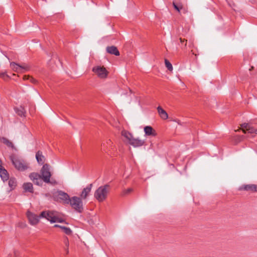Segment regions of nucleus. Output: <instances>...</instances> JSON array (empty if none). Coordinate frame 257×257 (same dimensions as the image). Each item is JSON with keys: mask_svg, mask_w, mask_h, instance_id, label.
<instances>
[{"mask_svg": "<svg viewBox=\"0 0 257 257\" xmlns=\"http://www.w3.org/2000/svg\"><path fill=\"white\" fill-rule=\"evenodd\" d=\"M27 216L29 223L32 225H37L39 222L40 217L45 218L51 223L64 222L63 215L61 213L54 211H43L40 214V216L30 211H28Z\"/></svg>", "mask_w": 257, "mask_h": 257, "instance_id": "1", "label": "nucleus"}, {"mask_svg": "<svg viewBox=\"0 0 257 257\" xmlns=\"http://www.w3.org/2000/svg\"><path fill=\"white\" fill-rule=\"evenodd\" d=\"M83 199L77 196H74L70 198L68 204L78 212H82L84 210Z\"/></svg>", "mask_w": 257, "mask_h": 257, "instance_id": "2", "label": "nucleus"}, {"mask_svg": "<svg viewBox=\"0 0 257 257\" xmlns=\"http://www.w3.org/2000/svg\"><path fill=\"white\" fill-rule=\"evenodd\" d=\"M109 191L108 185L100 186L95 191L94 197L99 202H102L106 199Z\"/></svg>", "mask_w": 257, "mask_h": 257, "instance_id": "3", "label": "nucleus"}, {"mask_svg": "<svg viewBox=\"0 0 257 257\" xmlns=\"http://www.w3.org/2000/svg\"><path fill=\"white\" fill-rule=\"evenodd\" d=\"M92 71L95 75L101 79H105L107 78L109 73L106 69L103 66L101 65H96L94 66L92 69Z\"/></svg>", "mask_w": 257, "mask_h": 257, "instance_id": "4", "label": "nucleus"}, {"mask_svg": "<svg viewBox=\"0 0 257 257\" xmlns=\"http://www.w3.org/2000/svg\"><path fill=\"white\" fill-rule=\"evenodd\" d=\"M53 197L55 200L64 204H68L70 198L67 193L62 191L55 192L53 194Z\"/></svg>", "mask_w": 257, "mask_h": 257, "instance_id": "5", "label": "nucleus"}, {"mask_svg": "<svg viewBox=\"0 0 257 257\" xmlns=\"http://www.w3.org/2000/svg\"><path fill=\"white\" fill-rule=\"evenodd\" d=\"M10 67L13 71L21 73L28 71L30 68V66L27 64L24 63L20 65L15 62L10 63Z\"/></svg>", "mask_w": 257, "mask_h": 257, "instance_id": "6", "label": "nucleus"}, {"mask_svg": "<svg viewBox=\"0 0 257 257\" xmlns=\"http://www.w3.org/2000/svg\"><path fill=\"white\" fill-rule=\"evenodd\" d=\"M13 164L15 168L21 171L27 170L29 168V164L25 161L17 158H12Z\"/></svg>", "mask_w": 257, "mask_h": 257, "instance_id": "7", "label": "nucleus"}, {"mask_svg": "<svg viewBox=\"0 0 257 257\" xmlns=\"http://www.w3.org/2000/svg\"><path fill=\"white\" fill-rule=\"evenodd\" d=\"M41 176L44 182H50L51 174L50 171V166L48 164H45L43 166L41 170Z\"/></svg>", "mask_w": 257, "mask_h": 257, "instance_id": "8", "label": "nucleus"}, {"mask_svg": "<svg viewBox=\"0 0 257 257\" xmlns=\"http://www.w3.org/2000/svg\"><path fill=\"white\" fill-rule=\"evenodd\" d=\"M30 179L37 185L41 186L42 185V178L41 175L37 173H32L29 175Z\"/></svg>", "mask_w": 257, "mask_h": 257, "instance_id": "9", "label": "nucleus"}, {"mask_svg": "<svg viewBox=\"0 0 257 257\" xmlns=\"http://www.w3.org/2000/svg\"><path fill=\"white\" fill-rule=\"evenodd\" d=\"M241 128L244 133L256 134L257 129L254 128L250 124L244 123L241 124Z\"/></svg>", "mask_w": 257, "mask_h": 257, "instance_id": "10", "label": "nucleus"}, {"mask_svg": "<svg viewBox=\"0 0 257 257\" xmlns=\"http://www.w3.org/2000/svg\"><path fill=\"white\" fill-rule=\"evenodd\" d=\"M92 188V184H90L84 187L81 191L80 197L85 200L90 195Z\"/></svg>", "mask_w": 257, "mask_h": 257, "instance_id": "11", "label": "nucleus"}, {"mask_svg": "<svg viewBox=\"0 0 257 257\" xmlns=\"http://www.w3.org/2000/svg\"><path fill=\"white\" fill-rule=\"evenodd\" d=\"M145 143V142L144 140L133 137L129 144L136 148L143 146Z\"/></svg>", "mask_w": 257, "mask_h": 257, "instance_id": "12", "label": "nucleus"}, {"mask_svg": "<svg viewBox=\"0 0 257 257\" xmlns=\"http://www.w3.org/2000/svg\"><path fill=\"white\" fill-rule=\"evenodd\" d=\"M144 131L145 135L147 136L155 137L157 133L156 131L151 126H146L144 127Z\"/></svg>", "mask_w": 257, "mask_h": 257, "instance_id": "13", "label": "nucleus"}, {"mask_svg": "<svg viewBox=\"0 0 257 257\" xmlns=\"http://www.w3.org/2000/svg\"><path fill=\"white\" fill-rule=\"evenodd\" d=\"M121 136H123L125 139L126 142L129 144L132 139L134 137L133 135L125 130H122L121 132Z\"/></svg>", "mask_w": 257, "mask_h": 257, "instance_id": "14", "label": "nucleus"}, {"mask_svg": "<svg viewBox=\"0 0 257 257\" xmlns=\"http://www.w3.org/2000/svg\"><path fill=\"white\" fill-rule=\"evenodd\" d=\"M158 112L161 118L163 119H167L168 118V115L167 112L161 106L157 107Z\"/></svg>", "mask_w": 257, "mask_h": 257, "instance_id": "15", "label": "nucleus"}, {"mask_svg": "<svg viewBox=\"0 0 257 257\" xmlns=\"http://www.w3.org/2000/svg\"><path fill=\"white\" fill-rule=\"evenodd\" d=\"M106 51L109 54H113L115 56L119 55V52L117 50V48L115 46H112L107 47L106 48Z\"/></svg>", "mask_w": 257, "mask_h": 257, "instance_id": "16", "label": "nucleus"}, {"mask_svg": "<svg viewBox=\"0 0 257 257\" xmlns=\"http://www.w3.org/2000/svg\"><path fill=\"white\" fill-rule=\"evenodd\" d=\"M242 189L252 192H257V185L249 184L242 186Z\"/></svg>", "mask_w": 257, "mask_h": 257, "instance_id": "17", "label": "nucleus"}, {"mask_svg": "<svg viewBox=\"0 0 257 257\" xmlns=\"http://www.w3.org/2000/svg\"><path fill=\"white\" fill-rule=\"evenodd\" d=\"M36 159L39 164H43L45 161L44 156L42 155V153L38 151L36 155Z\"/></svg>", "mask_w": 257, "mask_h": 257, "instance_id": "18", "label": "nucleus"}, {"mask_svg": "<svg viewBox=\"0 0 257 257\" xmlns=\"http://www.w3.org/2000/svg\"><path fill=\"white\" fill-rule=\"evenodd\" d=\"M0 176L4 181L7 180L9 178V175L7 170L2 168H0Z\"/></svg>", "mask_w": 257, "mask_h": 257, "instance_id": "19", "label": "nucleus"}, {"mask_svg": "<svg viewBox=\"0 0 257 257\" xmlns=\"http://www.w3.org/2000/svg\"><path fill=\"white\" fill-rule=\"evenodd\" d=\"M23 187L26 192H33V187L32 184L31 183H25L23 185Z\"/></svg>", "mask_w": 257, "mask_h": 257, "instance_id": "20", "label": "nucleus"}, {"mask_svg": "<svg viewBox=\"0 0 257 257\" xmlns=\"http://www.w3.org/2000/svg\"><path fill=\"white\" fill-rule=\"evenodd\" d=\"M0 142L5 145H6L9 147L13 148L14 146L13 143L10 141L8 139L2 137L0 138Z\"/></svg>", "mask_w": 257, "mask_h": 257, "instance_id": "21", "label": "nucleus"}, {"mask_svg": "<svg viewBox=\"0 0 257 257\" xmlns=\"http://www.w3.org/2000/svg\"><path fill=\"white\" fill-rule=\"evenodd\" d=\"M9 186L11 190H13L17 186V182L15 179L11 178L9 181Z\"/></svg>", "mask_w": 257, "mask_h": 257, "instance_id": "22", "label": "nucleus"}, {"mask_svg": "<svg viewBox=\"0 0 257 257\" xmlns=\"http://www.w3.org/2000/svg\"><path fill=\"white\" fill-rule=\"evenodd\" d=\"M16 112L20 116H25V114L26 113V111L24 107L21 106L19 108H17L16 109Z\"/></svg>", "mask_w": 257, "mask_h": 257, "instance_id": "23", "label": "nucleus"}, {"mask_svg": "<svg viewBox=\"0 0 257 257\" xmlns=\"http://www.w3.org/2000/svg\"><path fill=\"white\" fill-rule=\"evenodd\" d=\"M165 64L168 69L170 71H172L173 69V66L171 63L167 59L165 60Z\"/></svg>", "mask_w": 257, "mask_h": 257, "instance_id": "24", "label": "nucleus"}, {"mask_svg": "<svg viewBox=\"0 0 257 257\" xmlns=\"http://www.w3.org/2000/svg\"><path fill=\"white\" fill-rule=\"evenodd\" d=\"M60 228L63 230L64 232L68 235L71 234L72 233V231L69 228L62 226H60Z\"/></svg>", "mask_w": 257, "mask_h": 257, "instance_id": "25", "label": "nucleus"}, {"mask_svg": "<svg viewBox=\"0 0 257 257\" xmlns=\"http://www.w3.org/2000/svg\"><path fill=\"white\" fill-rule=\"evenodd\" d=\"M173 5L174 8L179 12H180V10L183 8L181 4H176L175 3H173Z\"/></svg>", "mask_w": 257, "mask_h": 257, "instance_id": "26", "label": "nucleus"}, {"mask_svg": "<svg viewBox=\"0 0 257 257\" xmlns=\"http://www.w3.org/2000/svg\"><path fill=\"white\" fill-rule=\"evenodd\" d=\"M0 77L2 78L4 80H7L9 78V76L7 74L6 72H1L0 73Z\"/></svg>", "mask_w": 257, "mask_h": 257, "instance_id": "27", "label": "nucleus"}, {"mask_svg": "<svg viewBox=\"0 0 257 257\" xmlns=\"http://www.w3.org/2000/svg\"><path fill=\"white\" fill-rule=\"evenodd\" d=\"M132 191H133V189L131 188H127L126 189H124L122 192V195H126V194L131 193V192H132Z\"/></svg>", "mask_w": 257, "mask_h": 257, "instance_id": "28", "label": "nucleus"}, {"mask_svg": "<svg viewBox=\"0 0 257 257\" xmlns=\"http://www.w3.org/2000/svg\"><path fill=\"white\" fill-rule=\"evenodd\" d=\"M29 81L33 83H37V81L35 78H34L33 77H32L31 76H30V78H29Z\"/></svg>", "mask_w": 257, "mask_h": 257, "instance_id": "29", "label": "nucleus"}, {"mask_svg": "<svg viewBox=\"0 0 257 257\" xmlns=\"http://www.w3.org/2000/svg\"><path fill=\"white\" fill-rule=\"evenodd\" d=\"M30 78V76H29V75H24L23 76V80H29Z\"/></svg>", "mask_w": 257, "mask_h": 257, "instance_id": "30", "label": "nucleus"}, {"mask_svg": "<svg viewBox=\"0 0 257 257\" xmlns=\"http://www.w3.org/2000/svg\"><path fill=\"white\" fill-rule=\"evenodd\" d=\"M180 42L183 43V42H185V46L187 44V40L185 39H182V38H180Z\"/></svg>", "mask_w": 257, "mask_h": 257, "instance_id": "31", "label": "nucleus"}, {"mask_svg": "<svg viewBox=\"0 0 257 257\" xmlns=\"http://www.w3.org/2000/svg\"><path fill=\"white\" fill-rule=\"evenodd\" d=\"M19 224L20 226H21L23 227H25L26 225V224L23 223H19Z\"/></svg>", "mask_w": 257, "mask_h": 257, "instance_id": "32", "label": "nucleus"}, {"mask_svg": "<svg viewBox=\"0 0 257 257\" xmlns=\"http://www.w3.org/2000/svg\"><path fill=\"white\" fill-rule=\"evenodd\" d=\"M60 226H61L59 225H57V224H56V225H54L55 227H60Z\"/></svg>", "mask_w": 257, "mask_h": 257, "instance_id": "33", "label": "nucleus"}, {"mask_svg": "<svg viewBox=\"0 0 257 257\" xmlns=\"http://www.w3.org/2000/svg\"><path fill=\"white\" fill-rule=\"evenodd\" d=\"M68 245H69L68 241H66V245L67 246H68Z\"/></svg>", "mask_w": 257, "mask_h": 257, "instance_id": "34", "label": "nucleus"}]
</instances>
